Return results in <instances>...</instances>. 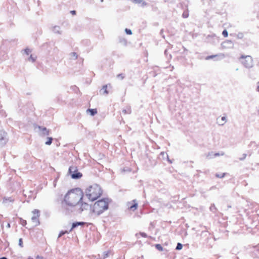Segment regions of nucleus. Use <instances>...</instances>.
<instances>
[{
    "mask_svg": "<svg viewBox=\"0 0 259 259\" xmlns=\"http://www.w3.org/2000/svg\"><path fill=\"white\" fill-rule=\"evenodd\" d=\"M83 196L82 191L79 188H76L68 191L65 195L62 202L63 207H73L82 200Z\"/></svg>",
    "mask_w": 259,
    "mask_h": 259,
    "instance_id": "1",
    "label": "nucleus"
},
{
    "mask_svg": "<svg viewBox=\"0 0 259 259\" xmlns=\"http://www.w3.org/2000/svg\"><path fill=\"white\" fill-rule=\"evenodd\" d=\"M101 190L99 185L94 184L89 187L85 190V195L89 200L94 201L100 196Z\"/></svg>",
    "mask_w": 259,
    "mask_h": 259,
    "instance_id": "2",
    "label": "nucleus"
},
{
    "mask_svg": "<svg viewBox=\"0 0 259 259\" xmlns=\"http://www.w3.org/2000/svg\"><path fill=\"white\" fill-rule=\"evenodd\" d=\"M108 208V203L104 199L96 202L93 206V212L99 215Z\"/></svg>",
    "mask_w": 259,
    "mask_h": 259,
    "instance_id": "3",
    "label": "nucleus"
},
{
    "mask_svg": "<svg viewBox=\"0 0 259 259\" xmlns=\"http://www.w3.org/2000/svg\"><path fill=\"white\" fill-rule=\"evenodd\" d=\"M240 60L241 63L246 68H251L253 66L252 59L250 56H242Z\"/></svg>",
    "mask_w": 259,
    "mask_h": 259,
    "instance_id": "4",
    "label": "nucleus"
},
{
    "mask_svg": "<svg viewBox=\"0 0 259 259\" xmlns=\"http://www.w3.org/2000/svg\"><path fill=\"white\" fill-rule=\"evenodd\" d=\"M7 133L3 129H0V148L3 147L8 142Z\"/></svg>",
    "mask_w": 259,
    "mask_h": 259,
    "instance_id": "5",
    "label": "nucleus"
},
{
    "mask_svg": "<svg viewBox=\"0 0 259 259\" xmlns=\"http://www.w3.org/2000/svg\"><path fill=\"white\" fill-rule=\"evenodd\" d=\"M35 130L41 137L48 136L50 134V130L45 127L37 125L35 126Z\"/></svg>",
    "mask_w": 259,
    "mask_h": 259,
    "instance_id": "6",
    "label": "nucleus"
},
{
    "mask_svg": "<svg viewBox=\"0 0 259 259\" xmlns=\"http://www.w3.org/2000/svg\"><path fill=\"white\" fill-rule=\"evenodd\" d=\"M33 216L31 218V221L34 223L35 226H38L39 224L38 218L39 217V211L37 209H34L32 211Z\"/></svg>",
    "mask_w": 259,
    "mask_h": 259,
    "instance_id": "7",
    "label": "nucleus"
},
{
    "mask_svg": "<svg viewBox=\"0 0 259 259\" xmlns=\"http://www.w3.org/2000/svg\"><path fill=\"white\" fill-rule=\"evenodd\" d=\"M227 121V118L226 116H220L217 119V123L219 125L223 126Z\"/></svg>",
    "mask_w": 259,
    "mask_h": 259,
    "instance_id": "8",
    "label": "nucleus"
},
{
    "mask_svg": "<svg viewBox=\"0 0 259 259\" xmlns=\"http://www.w3.org/2000/svg\"><path fill=\"white\" fill-rule=\"evenodd\" d=\"M225 57V55L223 53H220L217 55H211L207 56L205 58L206 60H210L214 58H217V60L222 59Z\"/></svg>",
    "mask_w": 259,
    "mask_h": 259,
    "instance_id": "9",
    "label": "nucleus"
},
{
    "mask_svg": "<svg viewBox=\"0 0 259 259\" xmlns=\"http://www.w3.org/2000/svg\"><path fill=\"white\" fill-rule=\"evenodd\" d=\"M90 207V205L87 203L80 202V211L82 212L84 210H87Z\"/></svg>",
    "mask_w": 259,
    "mask_h": 259,
    "instance_id": "10",
    "label": "nucleus"
},
{
    "mask_svg": "<svg viewBox=\"0 0 259 259\" xmlns=\"http://www.w3.org/2000/svg\"><path fill=\"white\" fill-rule=\"evenodd\" d=\"M82 174L78 172L77 171L75 172V173H73L71 174V177L73 179H78L82 177Z\"/></svg>",
    "mask_w": 259,
    "mask_h": 259,
    "instance_id": "11",
    "label": "nucleus"
},
{
    "mask_svg": "<svg viewBox=\"0 0 259 259\" xmlns=\"http://www.w3.org/2000/svg\"><path fill=\"white\" fill-rule=\"evenodd\" d=\"M52 31H53L54 33H55L56 34H61V32H62L60 27L58 26H54L52 28Z\"/></svg>",
    "mask_w": 259,
    "mask_h": 259,
    "instance_id": "12",
    "label": "nucleus"
},
{
    "mask_svg": "<svg viewBox=\"0 0 259 259\" xmlns=\"http://www.w3.org/2000/svg\"><path fill=\"white\" fill-rule=\"evenodd\" d=\"M14 201V199L12 197L4 198L3 200V203L4 204H7L9 202H12Z\"/></svg>",
    "mask_w": 259,
    "mask_h": 259,
    "instance_id": "13",
    "label": "nucleus"
},
{
    "mask_svg": "<svg viewBox=\"0 0 259 259\" xmlns=\"http://www.w3.org/2000/svg\"><path fill=\"white\" fill-rule=\"evenodd\" d=\"M83 224H84L83 222H76V223H73L72 225V228L70 229V230L69 231V232L71 231L72 229L77 227V226H78L79 225H83Z\"/></svg>",
    "mask_w": 259,
    "mask_h": 259,
    "instance_id": "14",
    "label": "nucleus"
},
{
    "mask_svg": "<svg viewBox=\"0 0 259 259\" xmlns=\"http://www.w3.org/2000/svg\"><path fill=\"white\" fill-rule=\"evenodd\" d=\"M77 171V167L74 166H70L69 168V173L71 175L72 174L75 173Z\"/></svg>",
    "mask_w": 259,
    "mask_h": 259,
    "instance_id": "15",
    "label": "nucleus"
},
{
    "mask_svg": "<svg viewBox=\"0 0 259 259\" xmlns=\"http://www.w3.org/2000/svg\"><path fill=\"white\" fill-rule=\"evenodd\" d=\"M134 204L131 206H129V208L131 210L134 211L137 208L138 203L136 202V200H133Z\"/></svg>",
    "mask_w": 259,
    "mask_h": 259,
    "instance_id": "16",
    "label": "nucleus"
},
{
    "mask_svg": "<svg viewBox=\"0 0 259 259\" xmlns=\"http://www.w3.org/2000/svg\"><path fill=\"white\" fill-rule=\"evenodd\" d=\"M87 112H89L92 116H94L97 113L96 109H89L87 110Z\"/></svg>",
    "mask_w": 259,
    "mask_h": 259,
    "instance_id": "17",
    "label": "nucleus"
},
{
    "mask_svg": "<svg viewBox=\"0 0 259 259\" xmlns=\"http://www.w3.org/2000/svg\"><path fill=\"white\" fill-rule=\"evenodd\" d=\"M70 58L72 59H76L77 58V55L75 52H72L70 54Z\"/></svg>",
    "mask_w": 259,
    "mask_h": 259,
    "instance_id": "18",
    "label": "nucleus"
},
{
    "mask_svg": "<svg viewBox=\"0 0 259 259\" xmlns=\"http://www.w3.org/2000/svg\"><path fill=\"white\" fill-rule=\"evenodd\" d=\"M36 57L35 56H34L32 55H30V57L28 58V61H31L32 62H34L36 60Z\"/></svg>",
    "mask_w": 259,
    "mask_h": 259,
    "instance_id": "19",
    "label": "nucleus"
},
{
    "mask_svg": "<svg viewBox=\"0 0 259 259\" xmlns=\"http://www.w3.org/2000/svg\"><path fill=\"white\" fill-rule=\"evenodd\" d=\"M107 85H105L104 86H103L102 89V91L103 92V94H108V92L107 91Z\"/></svg>",
    "mask_w": 259,
    "mask_h": 259,
    "instance_id": "20",
    "label": "nucleus"
},
{
    "mask_svg": "<svg viewBox=\"0 0 259 259\" xmlns=\"http://www.w3.org/2000/svg\"><path fill=\"white\" fill-rule=\"evenodd\" d=\"M53 139L51 137H48L47 138V141L46 142L45 144L47 145H50L52 144Z\"/></svg>",
    "mask_w": 259,
    "mask_h": 259,
    "instance_id": "21",
    "label": "nucleus"
},
{
    "mask_svg": "<svg viewBox=\"0 0 259 259\" xmlns=\"http://www.w3.org/2000/svg\"><path fill=\"white\" fill-rule=\"evenodd\" d=\"M232 42H231L230 40H227V41H225V42H224L223 43H222V47H224H224H225V45H226V44H228V45H232Z\"/></svg>",
    "mask_w": 259,
    "mask_h": 259,
    "instance_id": "22",
    "label": "nucleus"
},
{
    "mask_svg": "<svg viewBox=\"0 0 259 259\" xmlns=\"http://www.w3.org/2000/svg\"><path fill=\"white\" fill-rule=\"evenodd\" d=\"M70 232L69 231H61L60 232V234H59V236H58V238L61 237L63 235L65 234H66V233H69Z\"/></svg>",
    "mask_w": 259,
    "mask_h": 259,
    "instance_id": "23",
    "label": "nucleus"
},
{
    "mask_svg": "<svg viewBox=\"0 0 259 259\" xmlns=\"http://www.w3.org/2000/svg\"><path fill=\"white\" fill-rule=\"evenodd\" d=\"M31 51L29 49H26L24 50V53L26 55H29V54L31 53Z\"/></svg>",
    "mask_w": 259,
    "mask_h": 259,
    "instance_id": "24",
    "label": "nucleus"
},
{
    "mask_svg": "<svg viewBox=\"0 0 259 259\" xmlns=\"http://www.w3.org/2000/svg\"><path fill=\"white\" fill-rule=\"evenodd\" d=\"M20 223L22 226H25L26 225V221L25 220H23L22 219H20Z\"/></svg>",
    "mask_w": 259,
    "mask_h": 259,
    "instance_id": "25",
    "label": "nucleus"
},
{
    "mask_svg": "<svg viewBox=\"0 0 259 259\" xmlns=\"http://www.w3.org/2000/svg\"><path fill=\"white\" fill-rule=\"evenodd\" d=\"M155 247L158 250L162 251L163 249L162 246L160 244H156Z\"/></svg>",
    "mask_w": 259,
    "mask_h": 259,
    "instance_id": "26",
    "label": "nucleus"
},
{
    "mask_svg": "<svg viewBox=\"0 0 259 259\" xmlns=\"http://www.w3.org/2000/svg\"><path fill=\"white\" fill-rule=\"evenodd\" d=\"M225 175V174L224 173V174H216V177H218V178H223Z\"/></svg>",
    "mask_w": 259,
    "mask_h": 259,
    "instance_id": "27",
    "label": "nucleus"
},
{
    "mask_svg": "<svg viewBox=\"0 0 259 259\" xmlns=\"http://www.w3.org/2000/svg\"><path fill=\"white\" fill-rule=\"evenodd\" d=\"M125 31L127 34L131 35L132 34V32L130 29L126 28Z\"/></svg>",
    "mask_w": 259,
    "mask_h": 259,
    "instance_id": "28",
    "label": "nucleus"
},
{
    "mask_svg": "<svg viewBox=\"0 0 259 259\" xmlns=\"http://www.w3.org/2000/svg\"><path fill=\"white\" fill-rule=\"evenodd\" d=\"M222 34L224 35V36L227 37L228 35L227 31L226 30H224L222 32Z\"/></svg>",
    "mask_w": 259,
    "mask_h": 259,
    "instance_id": "29",
    "label": "nucleus"
},
{
    "mask_svg": "<svg viewBox=\"0 0 259 259\" xmlns=\"http://www.w3.org/2000/svg\"><path fill=\"white\" fill-rule=\"evenodd\" d=\"M189 16V14H188V12H185L183 14V17L185 18H186L188 17Z\"/></svg>",
    "mask_w": 259,
    "mask_h": 259,
    "instance_id": "30",
    "label": "nucleus"
},
{
    "mask_svg": "<svg viewBox=\"0 0 259 259\" xmlns=\"http://www.w3.org/2000/svg\"><path fill=\"white\" fill-rule=\"evenodd\" d=\"M19 245L21 247H23V242H22V239L21 238L19 239Z\"/></svg>",
    "mask_w": 259,
    "mask_h": 259,
    "instance_id": "31",
    "label": "nucleus"
},
{
    "mask_svg": "<svg viewBox=\"0 0 259 259\" xmlns=\"http://www.w3.org/2000/svg\"><path fill=\"white\" fill-rule=\"evenodd\" d=\"M108 256V252H104L103 253V258H106Z\"/></svg>",
    "mask_w": 259,
    "mask_h": 259,
    "instance_id": "32",
    "label": "nucleus"
},
{
    "mask_svg": "<svg viewBox=\"0 0 259 259\" xmlns=\"http://www.w3.org/2000/svg\"><path fill=\"white\" fill-rule=\"evenodd\" d=\"M141 235L144 237H146L147 236L146 234L144 233H141Z\"/></svg>",
    "mask_w": 259,
    "mask_h": 259,
    "instance_id": "33",
    "label": "nucleus"
},
{
    "mask_svg": "<svg viewBox=\"0 0 259 259\" xmlns=\"http://www.w3.org/2000/svg\"><path fill=\"white\" fill-rule=\"evenodd\" d=\"M182 244L179 243V250H181L182 248Z\"/></svg>",
    "mask_w": 259,
    "mask_h": 259,
    "instance_id": "34",
    "label": "nucleus"
},
{
    "mask_svg": "<svg viewBox=\"0 0 259 259\" xmlns=\"http://www.w3.org/2000/svg\"><path fill=\"white\" fill-rule=\"evenodd\" d=\"M122 112L124 113V114H126V113H130V111L129 112H126V111L125 110H122Z\"/></svg>",
    "mask_w": 259,
    "mask_h": 259,
    "instance_id": "35",
    "label": "nucleus"
},
{
    "mask_svg": "<svg viewBox=\"0 0 259 259\" xmlns=\"http://www.w3.org/2000/svg\"><path fill=\"white\" fill-rule=\"evenodd\" d=\"M71 13L72 14V15H75L76 14V12L75 11H71Z\"/></svg>",
    "mask_w": 259,
    "mask_h": 259,
    "instance_id": "36",
    "label": "nucleus"
},
{
    "mask_svg": "<svg viewBox=\"0 0 259 259\" xmlns=\"http://www.w3.org/2000/svg\"><path fill=\"white\" fill-rule=\"evenodd\" d=\"M117 76H118V77H121V79H123V77H124L122 75V74H118Z\"/></svg>",
    "mask_w": 259,
    "mask_h": 259,
    "instance_id": "37",
    "label": "nucleus"
},
{
    "mask_svg": "<svg viewBox=\"0 0 259 259\" xmlns=\"http://www.w3.org/2000/svg\"><path fill=\"white\" fill-rule=\"evenodd\" d=\"M257 90L259 92V81L257 82Z\"/></svg>",
    "mask_w": 259,
    "mask_h": 259,
    "instance_id": "38",
    "label": "nucleus"
},
{
    "mask_svg": "<svg viewBox=\"0 0 259 259\" xmlns=\"http://www.w3.org/2000/svg\"><path fill=\"white\" fill-rule=\"evenodd\" d=\"M178 249H179V247H178V243L177 245V246L176 247V249L178 250Z\"/></svg>",
    "mask_w": 259,
    "mask_h": 259,
    "instance_id": "39",
    "label": "nucleus"
},
{
    "mask_svg": "<svg viewBox=\"0 0 259 259\" xmlns=\"http://www.w3.org/2000/svg\"><path fill=\"white\" fill-rule=\"evenodd\" d=\"M178 249H179V247H178V243L177 245V246L176 247V249L178 250Z\"/></svg>",
    "mask_w": 259,
    "mask_h": 259,
    "instance_id": "40",
    "label": "nucleus"
},
{
    "mask_svg": "<svg viewBox=\"0 0 259 259\" xmlns=\"http://www.w3.org/2000/svg\"><path fill=\"white\" fill-rule=\"evenodd\" d=\"M209 156H211V155H210V154H208L207 155V157L208 158H211V156H210V157H209Z\"/></svg>",
    "mask_w": 259,
    "mask_h": 259,
    "instance_id": "41",
    "label": "nucleus"
},
{
    "mask_svg": "<svg viewBox=\"0 0 259 259\" xmlns=\"http://www.w3.org/2000/svg\"><path fill=\"white\" fill-rule=\"evenodd\" d=\"M7 227H8V228H10V224L9 223H8V224H7Z\"/></svg>",
    "mask_w": 259,
    "mask_h": 259,
    "instance_id": "42",
    "label": "nucleus"
},
{
    "mask_svg": "<svg viewBox=\"0 0 259 259\" xmlns=\"http://www.w3.org/2000/svg\"><path fill=\"white\" fill-rule=\"evenodd\" d=\"M214 156H218L219 155V153H215L214 154Z\"/></svg>",
    "mask_w": 259,
    "mask_h": 259,
    "instance_id": "43",
    "label": "nucleus"
},
{
    "mask_svg": "<svg viewBox=\"0 0 259 259\" xmlns=\"http://www.w3.org/2000/svg\"><path fill=\"white\" fill-rule=\"evenodd\" d=\"M0 259H7V258L5 257H3L2 258H0Z\"/></svg>",
    "mask_w": 259,
    "mask_h": 259,
    "instance_id": "44",
    "label": "nucleus"
},
{
    "mask_svg": "<svg viewBox=\"0 0 259 259\" xmlns=\"http://www.w3.org/2000/svg\"><path fill=\"white\" fill-rule=\"evenodd\" d=\"M164 2H167L168 0H163Z\"/></svg>",
    "mask_w": 259,
    "mask_h": 259,
    "instance_id": "45",
    "label": "nucleus"
},
{
    "mask_svg": "<svg viewBox=\"0 0 259 259\" xmlns=\"http://www.w3.org/2000/svg\"><path fill=\"white\" fill-rule=\"evenodd\" d=\"M101 2H103V0H101Z\"/></svg>",
    "mask_w": 259,
    "mask_h": 259,
    "instance_id": "46",
    "label": "nucleus"
}]
</instances>
